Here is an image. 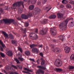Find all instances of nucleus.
<instances>
[{
    "mask_svg": "<svg viewBox=\"0 0 74 74\" xmlns=\"http://www.w3.org/2000/svg\"><path fill=\"white\" fill-rule=\"evenodd\" d=\"M34 11L31 12L29 13L27 15H25V14H22L21 15V17L22 19H28V17L30 16H33V15H36L37 14H39L40 13V9L38 8H35Z\"/></svg>",
    "mask_w": 74,
    "mask_h": 74,
    "instance_id": "obj_1",
    "label": "nucleus"
},
{
    "mask_svg": "<svg viewBox=\"0 0 74 74\" xmlns=\"http://www.w3.org/2000/svg\"><path fill=\"white\" fill-rule=\"evenodd\" d=\"M69 22V20L68 19H66L65 21H64L63 23H60L59 25V27L62 30H65L67 29V24Z\"/></svg>",
    "mask_w": 74,
    "mask_h": 74,
    "instance_id": "obj_2",
    "label": "nucleus"
},
{
    "mask_svg": "<svg viewBox=\"0 0 74 74\" xmlns=\"http://www.w3.org/2000/svg\"><path fill=\"white\" fill-rule=\"evenodd\" d=\"M22 5L23 7L24 8V5H23V1H20L17 2L16 3H14L12 5V10H15L16 8L17 7H20Z\"/></svg>",
    "mask_w": 74,
    "mask_h": 74,
    "instance_id": "obj_3",
    "label": "nucleus"
},
{
    "mask_svg": "<svg viewBox=\"0 0 74 74\" xmlns=\"http://www.w3.org/2000/svg\"><path fill=\"white\" fill-rule=\"evenodd\" d=\"M50 46L51 47L52 50L53 51L54 53H59L61 52V50L60 48L56 47V48L54 49L55 46L53 45H51Z\"/></svg>",
    "mask_w": 74,
    "mask_h": 74,
    "instance_id": "obj_4",
    "label": "nucleus"
},
{
    "mask_svg": "<svg viewBox=\"0 0 74 74\" xmlns=\"http://www.w3.org/2000/svg\"><path fill=\"white\" fill-rule=\"evenodd\" d=\"M3 20L5 23H13L15 25L18 26V23L17 22L14 21V20L4 19H3Z\"/></svg>",
    "mask_w": 74,
    "mask_h": 74,
    "instance_id": "obj_5",
    "label": "nucleus"
},
{
    "mask_svg": "<svg viewBox=\"0 0 74 74\" xmlns=\"http://www.w3.org/2000/svg\"><path fill=\"white\" fill-rule=\"evenodd\" d=\"M63 62L60 59H57L55 62V65L57 67H59V65H62Z\"/></svg>",
    "mask_w": 74,
    "mask_h": 74,
    "instance_id": "obj_6",
    "label": "nucleus"
},
{
    "mask_svg": "<svg viewBox=\"0 0 74 74\" xmlns=\"http://www.w3.org/2000/svg\"><path fill=\"white\" fill-rule=\"evenodd\" d=\"M29 37L32 40H37L38 38V36L36 34L31 33L29 35Z\"/></svg>",
    "mask_w": 74,
    "mask_h": 74,
    "instance_id": "obj_7",
    "label": "nucleus"
},
{
    "mask_svg": "<svg viewBox=\"0 0 74 74\" xmlns=\"http://www.w3.org/2000/svg\"><path fill=\"white\" fill-rule=\"evenodd\" d=\"M50 33L53 36H55L57 34L56 30H54L53 28H51L50 29Z\"/></svg>",
    "mask_w": 74,
    "mask_h": 74,
    "instance_id": "obj_8",
    "label": "nucleus"
},
{
    "mask_svg": "<svg viewBox=\"0 0 74 74\" xmlns=\"http://www.w3.org/2000/svg\"><path fill=\"white\" fill-rule=\"evenodd\" d=\"M32 52L33 53H35V52H36L37 54V53H38V52H39V50L37 48H34L32 49Z\"/></svg>",
    "mask_w": 74,
    "mask_h": 74,
    "instance_id": "obj_9",
    "label": "nucleus"
},
{
    "mask_svg": "<svg viewBox=\"0 0 74 74\" xmlns=\"http://www.w3.org/2000/svg\"><path fill=\"white\" fill-rule=\"evenodd\" d=\"M64 51L66 53H69L70 51V48L69 47H66L64 49Z\"/></svg>",
    "mask_w": 74,
    "mask_h": 74,
    "instance_id": "obj_10",
    "label": "nucleus"
},
{
    "mask_svg": "<svg viewBox=\"0 0 74 74\" xmlns=\"http://www.w3.org/2000/svg\"><path fill=\"white\" fill-rule=\"evenodd\" d=\"M3 34L4 35V36L5 37V39H7L9 38L8 34H7L5 32L3 31L2 32Z\"/></svg>",
    "mask_w": 74,
    "mask_h": 74,
    "instance_id": "obj_11",
    "label": "nucleus"
},
{
    "mask_svg": "<svg viewBox=\"0 0 74 74\" xmlns=\"http://www.w3.org/2000/svg\"><path fill=\"white\" fill-rule=\"evenodd\" d=\"M3 34L4 35V36L5 37V39H7L9 38L8 34H7L5 32L3 31L2 32Z\"/></svg>",
    "mask_w": 74,
    "mask_h": 74,
    "instance_id": "obj_12",
    "label": "nucleus"
},
{
    "mask_svg": "<svg viewBox=\"0 0 74 74\" xmlns=\"http://www.w3.org/2000/svg\"><path fill=\"white\" fill-rule=\"evenodd\" d=\"M6 54L9 56H12L13 55V53L10 51H9L8 52L6 53Z\"/></svg>",
    "mask_w": 74,
    "mask_h": 74,
    "instance_id": "obj_13",
    "label": "nucleus"
},
{
    "mask_svg": "<svg viewBox=\"0 0 74 74\" xmlns=\"http://www.w3.org/2000/svg\"><path fill=\"white\" fill-rule=\"evenodd\" d=\"M1 45L2 46H0V50L1 51L3 52V51H4V48L5 47V45L3 43Z\"/></svg>",
    "mask_w": 74,
    "mask_h": 74,
    "instance_id": "obj_14",
    "label": "nucleus"
},
{
    "mask_svg": "<svg viewBox=\"0 0 74 74\" xmlns=\"http://www.w3.org/2000/svg\"><path fill=\"white\" fill-rule=\"evenodd\" d=\"M46 31L47 30H46V29L44 31L43 30H41L40 32V34H46V33H47Z\"/></svg>",
    "mask_w": 74,
    "mask_h": 74,
    "instance_id": "obj_15",
    "label": "nucleus"
},
{
    "mask_svg": "<svg viewBox=\"0 0 74 74\" xmlns=\"http://www.w3.org/2000/svg\"><path fill=\"white\" fill-rule=\"evenodd\" d=\"M57 16L58 18H63V14L61 13H58L57 14Z\"/></svg>",
    "mask_w": 74,
    "mask_h": 74,
    "instance_id": "obj_16",
    "label": "nucleus"
},
{
    "mask_svg": "<svg viewBox=\"0 0 74 74\" xmlns=\"http://www.w3.org/2000/svg\"><path fill=\"white\" fill-rule=\"evenodd\" d=\"M23 2V5H24L23 4H26L27 2H28V4H29L30 2V0H24V1H22Z\"/></svg>",
    "mask_w": 74,
    "mask_h": 74,
    "instance_id": "obj_17",
    "label": "nucleus"
},
{
    "mask_svg": "<svg viewBox=\"0 0 74 74\" xmlns=\"http://www.w3.org/2000/svg\"><path fill=\"white\" fill-rule=\"evenodd\" d=\"M21 30L22 31V32H23V33L25 34L26 33V30H27L26 28H21Z\"/></svg>",
    "mask_w": 74,
    "mask_h": 74,
    "instance_id": "obj_18",
    "label": "nucleus"
},
{
    "mask_svg": "<svg viewBox=\"0 0 74 74\" xmlns=\"http://www.w3.org/2000/svg\"><path fill=\"white\" fill-rule=\"evenodd\" d=\"M56 15H52L49 16V18H50V19H55L56 18Z\"/></svg>",
    "mask_w": 74,
    "mask_h": 74,
    "instance_id": "obj_19",
    "label": "nucleus"
},
{
    "mask_svg": "<svg viewBox=\"0 0 74 74\" xmlns=\"http://www.w3.org/2000/svg\"><path fill=\"white\" fill-rule=\"evenodd\" d=\"M40 59L42 61L41 62V65H43V64H45V60H44L42 58H41Z\"/></svg>",
    "mask_w": 74,
    "mask_h": 74,
    "instance_id": "obj_20",
    "label": "nucleus"
},
{
    "mask_svg": "<svg viewBox=\"0 0 74 74\" xmlns=\"http://www.w3.org/2000/svg\"><path fill=\"white\" fill-rule=\"evenodd\" d=\"M37 45L32 44L30 45V47L31 48H33V47H37Z\"/></svg>",
    "mask_w": 74,
    "mask_h": 74,
    "instance_id": "obj_21",
    "label": "nucleus"
},
{
    "mask_svg": "<svg viewBox=\"0 0 74 74\" xmlns=\"http://www.w3.org/2000/svg\"><path fill=\"white\" fill-rule=\"evenodd\" d=\"M25 53L27 56H29L30 55V53L29 51H25Z\"/></svg>",
    "mask_w": 74,
    "mask_h": 74,
    "instance_id": "obj_22",
    "label": "nucleus"
},
{
    "mask_svg": "<svg viewBox=\"0 0 74 74\" xmlns=\"http://www.w3.org/2000/svg\"><path fill=\"white\" fill-rule=\"evenodd\" d=\"M37 67L41 69H42V70H45V69H46V68L44 66H38Z\"/></svg>",
    "mask_w": 74,
    "mask_h": 74,
    "instance_id": "obj_23",
    "label": "nucleus"
},
{
    "mask_svg": "<svg viewBox=\"0 0 74 74\" xmlns=\"http://www.w3.org/2000/svg\"><path fill=\"white\" fill-rule=\"evenodd\" d=\"M63 36L62 35H60L59 38H60V40L62 41H63Z\"/></svg>",
    "mask_w": 74,
    "mask_h": 74,
    "instance_id": "obj_24",
    "label": "nucleus"
},
{
    "mask_svg": "<svg viewBox=\"0 0 74 74\" xmlns=\"http://www.w3.org/2000/svg\"><path fill=\"white\" fill-rule=\"evenodd\" d=\"M9 36L10 39H11L12 40L14 39V36L12 34H10L9 35Z\"/></svg>",
    "mask_w": 74,
    "mask_h": 74,
    "instance_id": "obj_25",
    "label": "nucleus"
},
{
    "mask_svg": "<svg viewBox=\"0 0 74 74\" xmlns=\"http://www.w3.org/2000/svg\"><path fill=\"white\" fill-rule=\"evenodd\" d=\"M56 71H57V72H60V71H62L63 70L61 69L57 68L56 69Z\"/></svg>",
    "mask_w": 74,
    "mask_h": 74,
    "instance_id": "obj_26",
    "label": "nucleus"
},
{
    "mask_svg": "<svg viewBox=\"0 0 74 74\" xmlns=\"http://www.w3.org/2000/svg\"><path fill=\"white\" fill-rule=\"evenodd\" d=\"M68 69H69V70H72L73 69H74V66H69L68 67Z\"/></svg>",
    "mask_w": 74,
    "mask_h": 74,
    "instance_id": "obj_27",
    "label": "nucleus"
},
{
    "mask_svg": "<svg viewBox=\"0 0 74 74\" xmlns=\"http://www.w3.org/2000/svg\"><path fill=\"white\" fill-rule=\"evenodd\" d=\"M34 6V5H31L29 7V9L30 10H32L33 9Z\"/></svg>",
    "mask_w": 74,
    "mask_h": 74,
    "instance_id": "obj_28",
    "label": "nucleus"
},
{
    "mask_svg": "<svg viewBox=\"0 0 74 74\" xmlns=\"http://www.w3.org/2000/svg\"><path fill=\"white\" fill-rule=\"evenodd\" d=\"M12 42L13 44H15L16 45H17V42L15 40H12Z\"/></svg>",
    "mask_w": 74,
    "mask_h": 74,
    "instance_id": "obj_29",
    "label": "nucleus"
},
{
    "mask_svg": "<svg viewBox=\"0 0 74 74\" xmlns=\"http://www.w3.org/2000/svg\"><path fill=\"white\" fill-rule=\"evenodd\" d=\"M66 7L67 8H71V6L70 4H67L66 5Z\"/></svg>",
    "mask_w": 74,
    "mask_h": 74,
    "instance_id": "obj_30",
    "label": "nucleus"
},
{
    "mask_svg": "<svg viewBox=\"0 0 74 74\" xmlns=\"http://www.w3.org/2000/svg\"><path fill=\"white\" fill-rule=\"evenodd\" d=\"M47 20L46 19H44L42 22L41 23L42 24H45L47 22Z\"/></svg>",
    "mask_w": 74,
    "mask_h": 74,
    "instance_id": "obj_31",
    "label": "nucleus"
},
{
    "mask_svg": "<svg viewBox=\"0 0 74 74\" xmlns=\"http://www.w3.org/2000/svg\"><path fill=\"white\" fill-rule=\"evenodd\" d=\"M0 55L2 58H4V57L5 56V54H4L3 53H0Z\"/></svg>",
    "mask_w": 74,
    "mask_h": 74,
    "instance_id": "obj_32",
    "label": "nucleus"
},
{
    "mask_svg": "<svg viewBox=\"0 0 74 74\" xmlns=\"http://www.w3.org/2000/svg\"><path fill=\"white\" fill-rule=\"evenodd\" d=\"M37 0H32L31 3L32 4H36L37 2Z\"/></svg>",
    "mask_w": 74,
    "mask_h": 74,
    "instance_id": "obj_33",
    "label": "nucleus"
},
{
    "mask_svg": "<svg viewBox=\"0 0 74 74\" xmlns=\"http://www.w3.org/2000/svg\"><path fill=\"white\" fill-rule=\"evenodd\" d=\"M70 58L72 60H74V55H72L70 57Z\"/></svg>",
    "mask_w": 74,
    "mask_h": 74,
    "instance_id": "obj_34",
    "label": "nucleus"
},
{
    "mask_svg": "<svg viewBox=\"0 0 74 74\" xmlns=\"http://www.w3.org/2000/svg\"><path fill=\"white\" fill-rule=\"evenodd\" d=\"M18 59L19 60H20V61H21V62H23V60H24L23 58L19 57H18Z\"/></svg>",
    "mask_w": 74,
    "mask_h": 74,
    "instance_id": "obj_35",
    "label": "nucleus"
},
{
    "mask_svg": "<svg viewBox=\"0 0 74 74\" xmlns=\"http://www.w3.org/2000/svg\"><path fill=\"white\" fill-rule=\"evenodd\" d=\"M22 12V10L20 8H19L18 10V12L19 14H21Z\"/></svg>",
    "mask_w": 74,
    "mask_h": 74,
    "instance_id": "obj_36",
    "label": "nucleus"
},
{
    "mask_svg": "<svg viewBox=\"0 0 74 74\" xmlns=\"http://www.w3.org/2000/svg\"><path fill=\"white\" fill-rule=\"evenodd\" d=\"M50 7H47V12H48V11H49L51 9V6H50Z\"/></svg>",
    "mask_w": 74,
    "mask_h": 74,
    "instance_id": "obj_37",
    "label": "nucleus"
},
{
    "mask_svg": "<svg viewBox=\"0 0 74 74\" xmlns=\"http://www.w3.org/2000/svg\"><path fill=\"white\" fill-rule=\"evenodd\" d=\"M14 60L15 61H16V62H17V63L18 64L20 63L19 62V60H17V58H15Z\"/></svg>",
    "mask_w": 74,
    "mask_h": 74,
    "instance_id": "obj_38",
    "label": "nucleus"
},
{
    "mask_svg": "<svg viewBox=\"0 0 74 74\" xmlns=\"http://www.w3.org/2000/svg\"><path fill=\"white\" fill-rule=\"evenodd\" d=\"M47 2V0H42V3L43 4H45Z\"/></svg>",
    "mask_w": 74,
    "mask_h": 74,
    "instance_id": "obj_39",
    "label": "nucleus"
},
{
    "mask_svg": "<svg viewBox=\"0 0 74 74\" xmlns=\"http://www.w3.org/2000/svg\"><path fill=\"white\" fill-rule=\"evenodd\" d=\"M17 67H18L19 69H22V66L21 65H17Z\"/></svg>",
    "mask_w": 74,
    "mask_h": 74,
    "instance_id": "obj_40",
    "label": "nucleus"
},
{
    "mask_svg": "<svg viewBox=\"0 0 74 74\" xmlns=\"http://www.w3.org/2000/svg\"><path fill=\"white\" fill-rule=\"evenodd\" d=\"M12 67H13L14 68V69H16V70H18V68L15 65H12Z\"/></svg>",
    "mask_w": 74,
    "mask_h": 74,
    "instance_id": "obj_41",
    "label": "nucleus"
},
{
    "mask_svg": "<svg viewBox=\"0 0 74 74\" xmlns=\"http://www.w3.org/2000/svg\"><path fill=\"white\" fill-rule=\"evenodd\" d=\"M25 25L26 27H27L29 26V24L27 22H26L25 24Z\"/></svg>",
    "mask_w": 74,
    "mask_h": 74,
    "instance_id": "obj_42",
    "label": "nucleus"
},
{
    "mask_svg": "<svg viewBox=\"0 0 74 74\" xmlns=\"http://www.w3.org/2000/svg\"><path fill=\"white\" fill-rule=\"evenodd\" d=\"M37 4L39 5H41V0H38V3Z\"/></svg>",
    "mask_w": 74,
    "mask_h": 74,
    "instance_id": "obj_43",
    "label": "nucleus"
},
{
    "mask_svg": "<svg viewBox=\"0 0 74 74\" xmlns=\"http://www.w3.org/2000/svg\"><path fill=\"white\" fill-rule=\"evenodd\" d=\"M0 12H1V14H4L3 10V9L2 8H0Z\"/></svg>",
    "mask_w": 74,
    "mask_h": 74,
    "instance_id": "obj_44",
    "label": "nucleus"
},
{
    "mask_svg": "<svg viewBox=\"0 0 74 74\" xmlns=\"http://www.w3.org/2000/svg\"><path fill=\"white\" fill-rule=\"evenodd\" d=\"M71 25L72 27H73L74 26V23L73 22H71Z\"/></svg>",
    "mask_w": 74,
    "mask_h": 74,
    "instance_id": "obj_45",
    "label": "nucleus"
},
{
    "mask_svg": "<svg viewBox=\"0 0 74 74\" xmlns=\"http://www.w3.org/2000/svg\"><path fill=\"white\" fill-rule=\"evenodd\" d=\"M69 3L71 4H73L74 5V1H71L69 2Z\"/></svg>",
    "mask_w": 74,
    "mask_h": 74,
    "instance_id": "obj_46",
    "label": "nucleus"
},
{
    "mask_svg": "<svg viewBox=\"0 0 74 74\" xmlns=\"http://www.w3.org/2000/svg\"><path fill=\"white\" fill-rule=\"evenodd\" d=\"M64 5H60V8H63L64 7Z\"/></svg>",
    "mask_w": 74,
    "mask_h": 74,
    "instance_id": "obj_47",
    "label": "nucleus"
},
{
    "mask_svg": "<svg viewBox=\"0 0 74 74\" xmlns=\"http://www.w3.org/2000/svg\"><path fill=\"white\" fill-rule=\"evenodd\" d=\"M18 49L19 51H20V52H21V53L22 52V49H21V48L19 47L18 48Z\"/></svg>",
    "mask_w": 74,
    "mask_h": 74,
    "instance_id": "obj_48",
    "label": "nucleus"
},
{
    "mask_svg": "<svg viewBox=\"0 0 74 74\" xmlns=\"http://www.w3.org/2000/svg\"><path fill=\"white\" fill-rule=\"evenodd\" d=\"M17 19L18 21H21V18L20 17H18L17 18Z\"/></svg>",
    "mask_w": 74,
    "mask_h": 74,
    "instance_id": "obj_49",
    "label": "nucleus"
},
{
    "mask_svg": "<svg viewBox=\"0 0 74 74\" xmlns=\"http://www.w3.org/2000/svg\"><path fill=\"white\" fill-rule=\"evenodd\" d=\"M35 32L36 33H38V29H35Z\"/></svg>",
    "mask_w": 74,
    "mask_h": 74,
    "instance_id": "obj_50",
    "label": "nucleus"
},
{
    "mask_svg": "<svg viewBox=\"0 0 74 74\" xmlns=\"http://www.w3.org/2000/svg\"><path fill=\"white\" fill-rule=\"evenodd\" d=\"M40 56H42V57H43V54H42V53H40Z\"/></svg>",
    "mask_w": 74,
    "mask_h": 74,
    "instance_id": "obj_51",
    "label": "nucleus"
},
{
    "mask_svg": "<svg viewBox=\"0 0 74 74\" xmlns=\"http://www.w3.org/2000/svg\"><path fill=\"white\" fill-rule=\"evenodd\" d=\"M29 69H27V68H25L24 69V70H25L26 71H28V70Z\"/></svg>",
    "mask_w": 74,
    "mask_h": 74,
    "instance_id": "obj_52",
    "label": "nucleus"
},
{
    "mask_svg": "<svg viewBox=\"0 0 74 74\" xmlns=\"http://www.w3.org/2000/svg\"><path fill=\"white\" fill-rule=\"evenodd\" d=\"M3 44V43L1 41V40H0V44H1V45H2Z\"/></svg>",
    "mask_w": 74,
    "mask_h": 74,
    "instance_id": "obj_53",
    "label": "nucleus"
},
{
    "mask_svg": "<svg viewBox=\"0 0 74 74\" xmlns=\"http://www.w3.org/2000/svg\"><path fill=\"white\" fill-rule=\"evenodd\" d=\"M66 0H63L62 1V3L63 4H64V3L65 2V1Z\"/></svg>",
    "mask_w": 74,
    "mask_h": 74,
    "instance_id": "obj_54",
    "label": "nucleus"
},
{
    "mask_svg": "<svg viewBox=\"0 0 74 74\" xmlns=\"http://www.w3.org/2000/svg\"><path fill=\"white\" fill-rule=\"evenodd\" d=\"M67 3H68V1L65 0L64 4H67Z\"/></svg>",
    "mask_w": 74,
    "mask_h": 74,
    "instance_id": "obj_55",
    "label": "nucleus"
},
{
    "mask_svg": "<svg viewBox=\"0 0 74 74\" xmlns=\"http://www.w3.org/2000/svg\"><path fill=\"white\" fill-rule=\"evenodd\" d=\"M42 47V45H39V46H38V47L39 48H41Z\"/></svg>",
    "mask_w": 74,
    "mask_h": 74,
    "instance_id": "obj_56",
    "label": "nucleus"
},
{
    "mask_svg": "<svg viewBox=\"0 0 74 74\" xmlns=\"http://www.w3.org/2000/svg\"><path fill=\"white\" fill-rule=\"evenodd\" d=\"M51 41H52V42H56V40H52Z\"/></svg>",
    "mask_w": 74,
    "mask_h": 74,
    "instance_id": "obj_57",
    "label": "nucleus"
},
{
    "mask_svg": "<svg viewBox=\"0 0 74 74\" xmlns=\"http://www.w3.org/2000/svg\"><path fill=\"white\" fill-rule=\"evenodd\" d=\"M30 60H31V61H32V62H35L34 60V59H30Z\"/></svg>",
    "mask_w": 74,
    "mask_h": 74,
    "instance_id": "obj_58",
    "label": "nucleus"
},
{
    "mask_svg": "<svg viewBox=\"0 0 74 74\" xmlns=\"http://www.w3.org/2000/svg\"><path fill=\"white\" fill-rule=\"evenodd\" d=\"M4 72L6 74H9V73L6 72V71H4Z\"/></svg>",
    "mask_w": 74,
    "mask_h": 74,
    "instance_id": "obj_59",
    "label": "nucleus"
},
{
    "mask_svg": "<svg viewBox=\"0 0 74 74\" xmlns=\"http://www.w3.org/2000/svg\"><path fill=\"white\" fill-rule=\"evenodd\" d=\"M6 70H8V71L10 70V69L9 68L6 67Z\"/></svg>",
    "mask_w": 74,
    "mask_h": 74,
    "instance_id": "obj_60",
    "label": "nucleus"
},
{
    "mask_svg": "<svg viewBox=\"0 0 74 74\" xmlns=\"http://www.w3.org/2000/svg\"><path fill=\"white\" fill-rule=\"evenodd\" d=\"M23 73H27V72H26V71H23Z\"/></svg>",
    "mask_w": 74,
    "mask_h": 74,
    "instance_id": "obj_61",
    "label": "nucleus"
},
{
    "mask_svg": "<svg viewBox=\"0 0 74 74\" xmlns=\"http://www.w3.org/2000/svg\"><path fill=\"white\" fill-rule=\"evenodd\" d=\"M2 22H3V21L2 20H0V23H2Z\"/></svg>",
    "mask_w": 74,
    "mask_h": 74,
    "instance_id": "obj_62",
    "label": "nucleus"
},
{
    "mask_svg": "<svg viewBox=\"0 0 74 74\" xmlns=\"http://www.w3.org/2000/svg\"><path fill=\"white\" fill-rule=\"evenodd\" d=\"M28 71H29V72H32V71H31V70H30L28 69Z\"/></svg>",
    "mask_w": 74,
    "mask_h": 74,
    "instance_id": "obj_63",
    "label": "nucleus"
},
{
    "mask_svg": "<svg viewBox=\"0 0 74 74\" xmlns=\"http://www.w3.org/2000/svg\"><path fill=\"white\" fill-rule=\"evenodd\" d=\"M38 61H39V60H38L37 61V62L38 63V64H39V62H38Z\"/></svg>",
    "mask_w": 74,
    "mask_h": 74,
    "instance_id": "obj_64",
    "label": "nucleus"
}]
</instances>
